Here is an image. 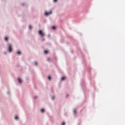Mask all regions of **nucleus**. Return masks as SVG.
<instances>
[{"mask_svg": "<svg viewBox=\"0 0 125 125\" xmlns=\"http://www.w3.org/2000/svg\"><path fill=\"white\" fill-rule=\"evenodd\" d=\"M81 84L83 91H84L85 98H86V91L87 90L86 89V86L85 84V81H84V78H82Z\"/></svg>", "mask_w": 125, "mask_h": 125, "instance_id": "f03ea898", "label": "nucleus"}, {"mask_svg": "<svg viewBox=\"0 0 125 125\" xmlns=\"http://www.w3.org/2000/svg\"><path fill=\"white\" fill-rule=\"evenodd\" d=\"M73 113L75 116L77 115V109H74L73 111Z\"/></svg>", "mask_w": 125, "mask_h": 125, "instance_id": "9b49d317", "label": "nucleus"}, {"mask_svg": "<svg viewBox=\"0 0 125 125\" xmlns=\"http://www.w3.org/2000/svg\"><path fill=\"white\" fill-rule=\"evenodd\" d=\"M42 41L43 42H44V41H45V39H42Z\"/></svg>", "mask_w": 125, "mask_h": 125, "instance_id": "cd10ccee", "label": "nucleus"}, {"mask_svg": "<svg viewBox=\"0 0 125 125\" xmlns=\"http://www.w3.org/2000/svg\"><path fill=\"white\" fill-rule=\"evenodd\" d=\"M44 54H48L49 53V51H48V50H45L44 51H43Z\"/></svg>", "mask_w": 125, "mask_h": 125, "instance_id": "f8f14e48", "label": "nucleus"}, {"mask_svg": "<svg viewBox=\"0 0 125 125\" xmlns=\"http://www.w3.org/2000/svg\"><path fill=\"white\" fill-rule=\"evenodd\" d=\"M65 80H66V77L65 76H62L61 79V81L62 82H63V81H65Z\"/></svg>", "mask_w": 125, "mask_h": 125, "instance_id": "6e6552de", "label": "nucleus"}, {"mask_svg": "<svg viewBox=\"0 0 125 125\" xmlns=\"http://www.w3.org/2000/svg\"><path fill=\"white\" fill-rule=\"evenodd\" d=\"M39 35L42 37V38H43L44 36H45V34H44V32L42 31V30H40L38 31Z\"/></svg>", "mask_w": 125, "mask_h": 125, "instance_id": "7ed1b4c3", "label": "nucleus"}, {"mask_svg": "<svg viewBox=\"0 0 125 125\" xmlns=\"http://www.w3.org/2000/svg\"><path fill=\"white\" fill-rule=\"evenodd\" d=\"M29 30H32V29H33V26H32V25H30L29 26Z\"/></svg>", "mask_w": 125, "mask_h": 125, "instance_id": "dca6fc26", "label": "nucleus"}, {"mask_svg": "<svg viewBox=\"0 0 125 125\" xmlns=\"http://www.w3.org/2000/svg\"><path fill=\"white\" fill-rule=\"evenodd\" d=\"M68 97H69V94H67L66 95V98H68Z\"/></svg>", "mask_w": 125, "mask_h": 125, "instance_id": "a878e982", "label": "nucleus"}, {"mask_svg": "<svg viewBox=\"0 0 125 125\" xmlns=\"http://www.w3.org/2000/svg\"><path fill=\"white\" fill-rule=\"evenodd\" d=\"M16 54H18V55H22V52H21L20 50H19L16 53Z\"/></svg>", "mask_w": 125, "mask_h": 125, "instance_id": "0eeeda50", "label": "nucleus"}, {"mask_svg": "<svg viewBox=\"0 0 125 125\" xmlns=\"http://www.w3.org/2000/svg\"><path fill=\"white\" fill-rule=\"evenodd\" d=\"M8 40H9V37H8V36H6L4 38V41H5V42H8Z\"/></svg>", "mask_w": 125, "mask_h": 125, "instance_id": "9d476101", "label": "nucleus"}, {"mask_svg": "<svg viewBox=\"0 0 125 125\" xmlns=\"http://www.w3.org/2000/svg\"><path fill=\"white\" fill-rule=\"evenodd\" d=\"M7 94H9V95L10 94V92H9V91H7Z\"/></svg>", "mask_w": 125, "mask_h": 125, "instance_id": "bb28decb", "label": "nucleus"}, {"mask_svg": "<svg viewBox=\"0 0 125 125\" xmlns=\"http://www.w3.org/2000/svg\"><path fill=\"white\" fill-rule=\"evenodd\" d=\"M47 79L49 81H51V80H52V78L51 77V76L50 75H49L48 77H47Z\"/></svg>", "mask_w": 125, "mask_h": 125, "instance_id": "ddd939ff", "label": "nucleus"}, {"mask_svg": "<svg viewBox=\"0 0 125 125\" xmlns=\"http://www.w3.org/2000/svg\"><path fill=\"white\" fill-rule=\"evenodd\" d=\"M71 53H74V51L71 50Z\"/></svg>", "mask_w": 125, "mask_h": 125, "instance_id": "c756f323", "label": "nucleus"}, {"mask_svg": "<svg viewBox=\"0 0 125 125\" xmlns=\"http://www.w3.org/2000/svg\"><path fill=\"white\" fill-rule=\"evenodd\" d=\"M82 64H83V67L85 68V69H84L83 71L82 72L83 73V78H84L85 77V74H84V72H85V70H87L89 73V80L90 81V83H91V84H92V83H93L94 87L95 88V82L94 81H93L91 80V74L90 73V66L86 65V61L85 60V57L83 55V56L82 57Z\"/></svg>", "mask_w": 125, "mask_h": 125, "instance_id": "f257e3e1", "label": "nucleus"}, {"mask_svg": "<svg viewBox=\"0 0 125 125\" xmlns=\"http://www.w3.org/2000/svg\"><path fill=\"white\" fill-rule=\"evenodd\" d=\"M8 50L9 52H12V51H13V49L12 48V44H9L8 47Z\"/></svg>", "mask_w": 125, "mask_h": 125, "instance_id": "39448f33", "label": "nucleus"}, {"mask_svg": "<svg viewBox=\"0 0 125 125\" xmlns=\"http://www.w3.org/2000/svg\"><path fill=\"white\" fill-rule=\"evenodd\" d=\"M66 125V123L65 122H62V125Z\"/></svg>", "mask_w": 125, "mask_h": 125, "instance_id": "b1692460", "label": "nucleus"}, {"mask_svg": "<svg viewBox=\"0 0 125 125\" xmlns=\"http://www.w3.org/2000/svg\"><path fill=\"white\" fill-rule=\"evenodd\" d=\"M21 4L22 6H26V3H21Z\"/></svg>", "mask_w": 125, "mask_h": 125, "instance_id": "a211bd4d", "label": "nucleus"}, {"mask_svg": "<svg viewBox=\"0 0 125 125\" xmlns=\"http://www.w3.org/2000/svg\"><path fill=\"white\" fill-rule=\"evenodd\" d=\"M38 98V96H35L34 97V99H37Z\"/></svg>", "mask_w": 125, "mask_h": 125, "instance_id": "5701e85b", "label": "nucleus"}, {"mask_svg": "<svg viewBox=\"0 0 125 125\" xmlns=\"http://www.w3.org/2000/svg\"><path fill=\"white\" fill-rule=\"evenodd\" d=\"M44 112H45V109H44V108H42L41 109V113H44Z\"/></svg>", "mask_w": 125, "mask_h": 125, "instance_id": "4468645a", "label": "nucleus"}, {"mask_svg": "<svg viewBox=\"0 0 125 125\" xmlns=\"http://www.w3.org/2000/svg\"><path fill=\"white\" fill-rule=\"evenodd\" d=\"M81 125V120H79V123H78V125Z\"/></svg>", "mask_w": 125, "mask_h": 125, "instance_id": "393cba45", "label": "nucleus"}, {"mask_svg": "<svg viewBox=\"0 0 125 125\" xmlns=\"http://www.w3.org/2000/svg\"><path fill=\"white\" fill-rule=\"evenodd\" d=\"M15 119L17 121V120H19V117L17 115H16L15 117Z\"/></svg>", "mask_w": 125, "mask_h": 125, "instance_id": "2eb2a0df", "label": "nucleus"}, {"mask_svg": "<svg viewBox=\"0 0 125 125\" xmlns=\"http://www.w3.org/2000/svg\"><path fill=\"white\" fill-rule=\"evenodd\" d=\"M51 29L52 30H53L54 31H55V30H56L57 28H56V26L55 25H53L51 27Z\"/></svg>", "mask_w": 125, "mask_h": 125, "instance_id": "1a4fd4ad", "label": "nucleus"}, {"mask_svg": "<svg viewBox=\"0 0 125 125\" xmlns=\"http://www.w3.org/2000/svg\"><path fill=\"white\" fill-rule=\"evenodd\" d=\"M80 36H83V34L82 33H80Z\"/></svg>", "mask_w": 125, "mask_h": 125, "instance_id": "2f4dec72", "label": "nucleus"}, {"mask_svg": "<svg viewBox=\"0 0 125 125\" xmlns=\"http://www.w3.org/2000/svg\"><path fill=\"white\" fill-rule=\"evenodd\" d=\"M47 60H48V61H50V59H49V58H48Z\"/></svg>", "mask_w": 125, "mask_h": 125, "instance_id": "7c9ffc66", "label": "nucleus"}, {"mask_svg": "<svg viewBox=\"0 0 125 125\" xmlns=\"http://www.w3.org/2000/svg\"><path fill=\"white\" fill-rule=\"evenodd\" d=\"M52 100H54L55 99V96H53V97H52Z\"/></svg>", "mask_w": 125, "mask_h": 125, "instance_id": "aec40b11", "label": "nucleus"}, {"mask_svg": "<svg viewBox=\"0 0 125 125\" xmlns=\"http://www.w3.org/2000/svg\"><path fill=\"white\" fill-rule=\"evenodd\" d=\"M63 38H62L61 39V42H63Z\"/></svg>", "mask_w": 125, "mask_h": 125, "instance_id": "4be33fe9", "label": "nucleus"}, {"mask_svg": "<svg viewBox=\"0 0 125 125\" xmlns=\"http://www.w3.org/2000/svg\"><path fill=\"white\" fill-rule=\"evenodd\" d=\"M52 14V10H50L49 12L45 11L44 16H49V15H51Z\"/></svg>", "mask_w": 125, "mask_h": 125, "instance_id": "20e7f679", "label": "nucleus"}, {"mask_svg": "<svg viewBox=\"0 0 125 125\" xmlns=\"http://www.w3.org/2000/svg\"><path fill=\"white\" fill-rule=\"evenodd\" d=\"M2 1H4V0H1Z\"/></svg>", "mask_w": 125, "mask_h": 125, "instance_id": "473e14b6", "label": "nucleus"}, {"mask_svg": "<svg viewBox=\"0 0 125 125\" xmlns=\"http://www.w3.org/2000/svg\"><path fill=\"white\" fill-rule=\"evenodd\" d=\"M47 37L48 38H49V37H50V34L48 35Z\"/></svg>", "mask_w": 125, "mask_h": 125, "instance_id": "c85d7f7f", "label": "nucleus"}, {"mask_svg": "<svg viewBox=\"0 0 125 125\" xmlns=\"http://www.w3.org/2000/svg\"><path fill=\"white\" fill-rule=\"evenodd\" d=\"M34 65L35 66H38V65H39V63L37 62H35Z\"/></svg>", "mask_w": 125, "mask_h": 125, "instance_id": "f3484780", "label": "nucleus"}, {"mask_svg": "<svg viewBox=\"0 0 125 125\" xmlns=\"http://www.w3.org/2000/svg\"><path fill=\"white\" fill-rule=\"evenodd\" d=\"M58 1V0H53L54 3H56V2H57Z\"/></svg>", "mask_w": 125, "mask_h": 125, "instance_id": "6ab92c4d", "label": "nucleus"}, {"mask_svg": "<svg viewBox=\"0 0 125 125\" xmlns=\"http://www.w3.org/2000/svg\"><path fill=\"white\" fill-rule=\"evenodd\" d=\"M18 83L20 84L23 83V80L21 79V78L19 77L18 78Z\"/></svg>", "mask_w": 125, "mask_h": 125, "instance_id": "423d86ee", "label": "nucleus"}, {"mask_svg": "<svg viewBox=\"0 0 125 125\" xmlns=\"http://www.w3.org/2000/svg\"><path fill=\"white\" fill-rule=\"evenodd\" d=\"M3 54H4V55H6V54H7V52H6V51H4Z\"/></svg>", "mask_w": 125, "mask_h": 125, "instance_id": "412c9836", "label": "nucleus"}]
</instances>
